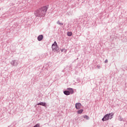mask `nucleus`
<instances>
[{
	"label": "nucleus",
	"instance_id": "obj_1",
	"mask_svg": "<svg viewBox=\"0 0 127 127\" xmlns=\"http://www.w3.org/2000/svg\"><path fill=\"white\" fill-rule=\"evenodd\" d=\"M46 11H47V8L46 7H43L35 12V15L39 17L44 16L46 13Z\"/></svg>",
	"mask_w": 127,
	"mask_h": 127
},
{
	"label": "nucleus",
	"instance_id": "obj_2",
	"mask_svg": "<svg viewBox=\"0 0 127 127\" xmlns=\"http://www.w3.org/2000/svg\"><path fill=\"white\" fill-rule=\"evenodd\" d=\"M114 116V113H110L108 114H106L104 117L102 119L103 122H105V121H109V120H111L113 119V116Z\"/></svg>",
	"mask_w": 127,
	"mask_h": 127
},
{
	"label": "nucleus",
	"instance_id": "obj_3",
	"mask_svg": "<svg viewBox=\"0 0 127 127\" xmlns=\"http://www.w3.org/2000/svg\"><path fill=\"white\" fill-rule=\"evenodd\" d=\"M52 48L54 51H58L59 50V48L57 46V43L56 42H55L52 45Z\"/></svg>",
	"mask_w": 127,
	"mask_h": 127
},
{
	"label": "nucleus",
	"instance_id": "obj_4",
	"mask_svg": "<svg viewBox=\"0 0 127 127\" xmlns=\"http://www.w3.org/2000/svg\"><path fill=\"white\" fill-rule=\"evenodd\" d=\"M82 105L80 103H76L75 108L77 110H80V108H81Z\"/></svg>",
	"mask_w": 127,
	"mask_h": 127
},
{
	"label": "nucleus",
	"instance_id": "obj_5",
	"mask_svg": "<svg viewBox=\"0 0 127 127\" xmlns=\"http://www.w3.org/2000/svg\"><path fill=\"white\" fill-rule=\"evenodd\" d=\"M43 39V35H40L38 37V40L39 41H41Z\"/></svg>",
	"mask_w": 127,
	"mask_h": 127
},
{
	"label": "nucleus",
	"instance_id": "obj_6",
	"mask_svg": "<svg viewBox=\"0 0 127 127\" xmlns=\"http://www.w3.org/2000/svg\"><path fill=\"white\" fill-rule=\"evenodd\" d=\"M67 90H68V92H69V94H73L74 93V90L72 88H67Z\"/></svg>",
	"mask_w": 127,
	"mask_h": 127
},
{
	"label": "nucleus",
	"instance_id": "obj_7",
	"mask_svg": "<svg viewBox=\"0 0 127 127\" xmlns=\"http://www.w3.org/2000/svg\"><path fill=\"white\" fill-rule=\"evenodd\" d=\"M64 95H66V96L70 95V92H69V91L65 90L64 92Z\"/></svg>",
	"mask_w": 127,
	"mask_h": 127
},
{
	"label": "nucleus",
	"instance_id": "obj_8",
	"mask_svg": "<svg viewBox=\"0 0 127 127\" xmlns=\"http://www.w3.org/2000/svg\"><path fill=\"white\" fill-rule=\"evenodd\" d=\"M41 105V106H44V107H45L46 106V104L45 103H44V102H41V103H39L38 104V105Z\"/></svg>",
	"mask_w": 127,
	"mask_h": 127
},
{
	"label": "nucleus",
	"instance_id": "obj_9",
	"mask_svg": "<svg viewBox=\"0 0 127 127\" xmlns=\"http://www.w3.org/2000/svg\"><path fill=\"white\" fill-rule=\"evenodd\" d=\"M83 109H80L77 111V114H82L83 113Z\"/></svg>",
	"mask_w": 127,
	"mask_h": 127
},
{
	"label": "nucleus",
	"instance_id": "obj_10",
	"mask_svg": "<svg viewBox=\"0 0 127 127\" xmlns=\"http://www.w3.org/2000/svg\"><path fill=\"white\" fill-rule=\"evenodd\" d=\"M83 118H84V119H86V120H88L89 119V116H88L87 115H84L83 116Z\"/></svg>",
	"mask_w": 127,
	"mask_h": 127
},
{
	"label": "nucleus",
	"instance_id": "obj_11",
	"mask_svg": "<svg viewBox=\"0 0 127 127\" xmlns=\"http://www.w3.org/2000/svg\"><path fill=\"white\" fill-rule=\"evenodd\" d=\"M67 35L68 36H72V33L71 32H68Z\"/></svg>",
	"mask_w": 127,
	"mask_h": 127
},
{
	"label": "nucleus",
	"instance_id": "obj_12",
	"mask_svg": "<svg viewBox=\"0 0 127 127\" xmlns=\"http://www.w3.org/2000/svg\"><path fill=\"white\" fill-rule=\"evenodd\" d=\"M58 24H59L60 25H63V23H61L60 21H58L57 22Z\"/></svg>",
	"mask_w": 127,
	"mask_h": 127
},
{
	"label": "nucleus",
	"instance_id": "obj_13",
	"mask_svg": "<svg viewBox=\"0 0 127 127\" xmlns=\"http://www.w3.org/2000/svg\"><path fill=\"white\" fill-rule=\"evenodd\" d=\"M34 127H40V125L39 124H37Z\"/></svg>",
	"mask_w": 127,
	"mask_h": 127
},
{
	"label": "nucleus",
	"instance_id": "obj_14",
	"mask_svg": "<svg viewBox=\"0 0 127 127\" xmlns=\"http://www.w3.org/2000/svg\"><path fill=\"white\" fill-rule=\"evenodd\" d=\"M62 52H63L64 51H65V49H63L61 50Z\"/></svg>",
	"mask_w": 127,
	"mask_h": 127
},
{
	"label": "nucleus",
	"instance_id": "obj_15",
	"mask_svg": "<svg viewBox=\"0 0 127 127\" xmlns=\"http://www.w3.org/2000/svg\"><path fill=\"white\" fill-rule=\"evenodd\" d=\"M105 63H108V60H105Z\"/></svg>",
	"mask_w": 127,
	"mask_h": 127
}]
</instances>
